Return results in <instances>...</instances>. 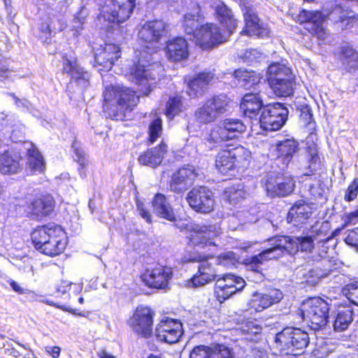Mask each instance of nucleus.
<instances>
[{"instance_id":"a18cd8bd","label":"nucleus","mask_w":358,"mask_h":358,"mask_svg":"<svg viewBox=\"0 0 358 358\" xmlns=\"http://www.w3.org/2000/svg\"><path fill=\"white\" fill-rule=\"evenodd\" d=\"M246 192L242 188L235 186H229L225 188L223 192V199L229 204L236 206L241 204L245 199Z\"/></svg>"},{"instance_id":"f3484780","label":"nucleus","mask_w":358,"mask_h":358,"mask_svg":"<svg viewBox=\"0 0 358 358\" xmlns=\"http://www.w3.org/2000/svg\"><path fill=\"white\" fill-rule=\"evenodd\" d=\"M168 24L162 19L147 20L138 31V39L146 48L159 43L169 32Z\"/></svg>"},{"instance_id":"dca6fc26","label":"nucleus","mask_w":358,"mask_h":358,"mask_svg":"<svg viewBox=\"0 0 358 358\" xmlns=\"http://www.w3.org/2000/svg\"><path fill=\"white\" fill-rule=\"evenodd\" d=\"M226 41L224 32L220 26L214 22L201 24L194 40L196 45L207 51L213 50Z\"/></svg>"},{"instance_id":"6e6d98bb","label":"nucleus","mask_w":358,"mask_h":358,"mask_svg":"<svg viewBox=\"0 0 358 358\" xmlns=\"http://www.w3.org/2000/svg\"><path fill=\"white\" fill-rule=\"evenodd\" d=\"M358 197V177L354 178L348 185L345 191L343 199L350 203L355 201Z\"/></svg>"},{"instance_id":"09e8293b","label":"nucleus","mask_w":358,"mask_h":358,"mask_svg":"<svg viewBox=\"0 0 358 358\" xmlns=\"http://www.w3.org/2000/svg\"><path fill=\"white\" fill-rule=\"evenodd\" d=\"M264 262H266L260 252L257 255L245 257L243 259L242 264L245 266L247 270L264 275L263 265Z\"/></svg>"},{"instance_id":"423d86ee","label":"nucleus","mask_w":358,"mask_h":358,"mask_svg":"<svg viewBox=\"0 0 358 358\" xmlns=\"http://www.w3.org/2000/svg\"><path fill=\"white\" fill-rule=\"evenodd\" d=\"M83 282H73L68 280H62L50 294L52 299L48 303L73 315L85 317V314L84 313L78 311L68 304L71 296L79 294L83 290Z\"/></svg>"},{"instance_id":"de8ad7c7","label":"nucleus","mask_w":358,"mask_h":358,"mask_svg":"<svg viewBox=\"0 0 358 358\" xmlns=\"http://www.w3.org/2000/svg\"><path fill=\"white\" fill-rule=\"evenodd\" d=\"M294 78H285L270 85L273 92L278 96L287 97L294 93Z\"/></svg>"},{"instance_id":"f8f14e48","label":"nucleus","mask_w":358,"mask_h":358,"mask_svg":"<svg viewBox=\"0 0 358 358\" xmlns=\"http://www.w3.org/2000/svg\"><path fill=\"white\" fill-rule=\"evenodd\" d=\"M288 110L283 103L275 102L264 105L259 116L260 127L266 131H278L287 120Z\"/></svg>"},{"instance_id":"c756f323","label":"nucleus","mask_w":358,"mask_h":358,"mask_svg":"<svg viewBox=\"0 0 358 358\" xmlns=\"http://www.w3.org/2000/svg\"><path fill=\"white\" fill-rule=\"evenodd\" d=\"M294 20L300 24H310V28H307V30L313 35L322 38L325 34V30L322 24V13L319 10L302 9Z\"/></svg>"},{"instance_id":"69168bd1","label":"nucleus","mask_w":358,"mask_h":358,"mask_svg":"<svg viewBox=\"0 0 358 358\" xmlns=\"http://www.w3.org/2000/svg\"><path fill=\"white\" fill-rule=\"evenodd\" d=\"M343 226L355 224L358 222V206L354 210L344 214L343 216Z\"/></svg>"},{"instance_id":"864d4df0","label":"nucleus","mask_w":358,"mask_h":358,"mask_svg":"<svg viewBox=\"0 0 358 358\" xmlns=\"http://www.w3.org/2000/svg\"><path fill=\"white\" fill-rule=\"evenodd\" d=\"M342 293L350 302L358 306V280L346 284L342 288Z\"/></svg>"},{"instance_id":"b1692460","label":"nucleus","mask_w":358,"mask_h":358,"mask_svg":"<svg viewBox=\"0 0 358 358\" xmlns=\"http://www.w3.org/2000/svg\"><path fill=\"white\" fill-rule=\"evenodd\" d=\"M220 234V228L216 224H203L193 228L188 236V245L192 248L215 246V238Z\"/></svg>"},{"instance_id":"9b49d317","label":"nucleus","mask_w":358,"mask_h":358,"mask_svg":"<svg viewBox=\"0 0 358 358\" xmlns=\"http://www.w3.org/2000/svg\"><path fill=\"white\" fill-rule=\"evenodd\" d=\"M227 106L228 101L225 95H213L195 110L196 121L201 124L213 122L226 112Z\"/></svg>"},{"instance_id":"39448f33","label":"nucleus","mask_w":358,"mask_h":358,"mask_svg":"<svg viewBox=\"0 0 358 358\" xmlns=\"http://www.w3.org/2000/svg\"><path fill=\"white\" fill-rule=\"evenodd\" d=\"M329 305L321 297L304 301L296 311L301 320L311 329L317 331L325 327L329 320Z\"/></svg>"},{"instance_id":"e433bc0d","label":"nucleus","mask_w":358,"mask_h":358,"mask_svg":"<svg viewBox=\"0 0 358 358\" xmlns=\"http://www.w3.org/2000/svg\"><path fill=\"white\" fill-rule=\"evenodd\" d=\"M233 76L241 87L248 90L255 89L264 80L261 73L245 68L235 69Z\"/></svg>"},{"instance_id":"9d476101","label":"nucleus","mask_w":358,"mask_h":358,"mask_svg":"<svg viewBox=\"0 0 358 358\" xmlns=\"http://www.w3.org/2000/svg\"><path fill=\"white\" fill-rule=\"evenodd\" d=\"M267 242L269 246L261 251L266 262L286 255L294 256L298 252L296 243L292 236L276 235L268 238Z\"/></svg>"},{"instance_id":"f257e3e1","label":"nucleus","mask_w":358,"mask_h":358,"mask_svg":"<svg viewBox=\"0 0 358 358\" xmlns=\"http://www.w3.org/2000/svg\"><path fill=\"white\" fill-rule=\"evenodd\" d=\"M139 101L136 91L130 87L110 85L103 92V112L109 119L124 120Z\"/></svg>"},{"instance_id":"473e14b6","label":"nucleus","mask_w":358,"mask_h":358,"mask_svg":"<svg viewBox=\"0 0 358 358\" xmlns=\"http://www.w3.org/2000/svg\"><path fill=\"white\" fill-rule=\"evenodd\" d=\"M166 152L167 145L162 141L156 146L148 148L140 153L137 160L143 166L156 168L162 163Z\"/></svg>"},{"instance_id":"7c9ffc66","label":"nucleus","mask_w":358,"mask_h":358,"mask_svg":"<svg viewBox=\"0 0 358 358\" xmlns=\"http://www.w3.org/2000/svg\"><path fill=\"white\" fill-rule=\"evenodd\" d=\"M62 58V73L67 74L72 81L87 85L91 77L90 73L78 64L77 59H70L66 55H63Z\"/></svg>"},{"instance_id":"bb28decb","label":"nucleus","mask_w":358,"mask_h":358,"mask_svg":"<svg viewBox=\"0 0 358 358\" xmlns=\"http://www.w3.org/2000/svg\"><path fill=\"white\" fill-rule=\"evenodd\" d=\"M204 19L205 16L199 3H192L190 10L186 12L181 20V25L185 34L194 41L201 24L199 22Z\"/></svg>"},{"instance_id":"603ef678","label":"nucleus","mask_w":358,"mask_h":358,"mask_svg":"<svg viewBox=\"0 0 358 358\" xmlns=\"http://www.w3.org/2000/svg\"><path fill=\"white\" fill-rule=\"evenodd\" d=\"M130 74L137 84H142L151 78L148 69L140 62H136L130 69Z\"/></svg>"},{"instance_id":"1a4fd4ad","label":"nucleus","mask_w":358,"mask_h":358,"mask_svg":"<svg viewBox=\"0 0 358 358\" xmlns=\"http://www.w3.org/2000/svg\"><path fill=\"white\" fill-rule=\"evenodd\" d=\"M213 254L196 253L190 255L186 260L189 263H199L197 272L189 280L188 282L192 287H199L216 282L219 275L209 259L214 258Z\"/></svg>"},{"instance_id":"ea45409f","label":"nucleus","mask_w":358,"mask_h":358,"mask_svg":"<svg viewBox=\"0 0 358 358\" xmlns=\"http://www.w3.org/2000/svg\"><path fill=\"white\" fill-rule=\"evenodd\" d=\"M135 0H113V21L122 23L129 18L135 8Z\"/></svg>"},{"instance_id":"c03bdc74","label":"nucleus","mask_w":358,"mask_h":358,"mask_svg":"<svg viewBox=\"0 0 358 358\" xmlns=\"http://www.w3.org/2000/svg\"><path fill=\"white\" fill-rule=\"evenodd\" d=\"M323 252L324 255H322V257L316 261L314 263L315 266V271L319 273L320 276H323L324 278L328 276L333 271L337 269L336 262L327 257L326 255L327 253V247H325V249L323 250Z\"/></svg>"},{"instance_id":"5fc2aeb1","label":"nucleus","mask_w":358,"mask_h":358,"mask_svg":"<svg viewBox=\"0 0 358 358\" xmlns=\"http://www.w3.org/2000/svg\"><path fill=\"white\" fill-rule=\"evenodd\" d=\"M294 242L296 243L298 251L299 249L302 252H312L314 247V238L310 236L292 237Z\"/></svg>"},{"instance_id":"a211bd4d","label":"nucleus","mask_w":358,"mask_h":358,"mask_svg":"<svg viewBox=\"0 0 358 358\" xmlns=\"http://www.w3.org/2000/svg\"><path fill=\"white\" fill-rule=\"evenodd\" d=\"M140 278L144 285L150 289H166L173 278V271L166 266L157 265L145 268Z\"/></svg>"},{"instance_id":"49530a36","label":"nucleus","mask_w":358,"mask_h":358,"mask_svg":"<svg viewBox=\"0 0 358 358\" xmlns=\"http://www.w3.org/2000/svg\"><path fill=\"white\" fill-rule=\"evenodd\" d=\"M183 108V97L178 94L171 96L166 103L164 114L169 118L173 119L176 115L182 112Z\"/></svg>"},{"instance_id":"20e7f679","label":"nucleus","mask_w":358,"mask_h":358,"mask_svg":"<svg viewBox=\"0 0 358 358\" xmlns=\"http://www.w3.org/2000/svg\"><path fill=\"white\" fill-rule=\"evenodd\" d=\"M252 153L244 146L233 143H227L215 155V166L217 170L227 174L235 169H245L251 162Z\"/></svg>"},{"instance_id":"c9c22d12","label":"nucleus","mask_w":358,"mask_h":358,"mask_svg":"<svg viewBox=\"0 0 358 358\" xmlns=\"http://www.w3.org/2000/svg\"><path fill=\"white\" fill-rule=\"evenodd\" d=\"M151 203L153 210L158 217L172 222L177 220L175 211L164 194L156 193L152 199Z\"/></svg>"},{"instance_id":"8fccbe9b","label":"nucleus","mask_w":358,"mask_h":358,"mask_svg":"<svg viewBox=\"0 0 358 358\" xmlns=\"http://www.w3.org/2000/svg\"><path fill=\"white\" fill-rule=\"evenodd\" d=\"M163 131V122L161 117H157L149 124L148 126V136L146 142L148 145L153 144L161 137Z\"/></svg>"},{"instance_id":"79ce46f5","label":"nucleus","mask_w":358,"mask_h":358,"mask_svg":"<svg viewBox=\"0 0 358 358\" xmlns=\"http://www.w3.org/2000/svg\"><path fill=\"white\" fill-rule=\"evenodd\" d=\"M292 77H294L292 71L283 64L275 62L268 66L266 80L269 85Z\"/></svg>"},{"instance_id":"0e129e2a","label":"nucleus","mask_w":358,"mask_h":358,"mask_svg":"<svg viewBox=\"0 0 358 358\" xmlns=\"http://www.w3.org/2000/svg\"><path fill=\"white\" fill-rule=\"evenodd\" d=\"M340 54L347 59L355 60L357 57V53L350 45H345L341 47Z\"/></svg>"},{"instance_id":"393cba45","label":"nucleus","mask_w":358,"mask_h":358,"mask_svg":"<svg viewBox=\"0 0 358 358\" xmlns=\"http://www.w3.org/2000/svg\"><path fill=\"white\" fill-rule=\"evenodd\" d=\"M164 50L166 59L173 63H180L189 57V44L182 36L169 38L164 44Z\"/></svg>"},{"instance_id":"4468645a","label":"nucleus","mask_w":358,"mask_h":358,"mask_svg":"<svg viewBox=\"0 0 358 358\" xmlns=\"http://www.w3.org/2000/svg\"><path fill=\"white\" fill-rule=\"evenodd\" d=\"M245 129V125L241 120L225 119L210 130L206 141L210 143H218L231 140L238 137Z\"/></svg>"},{"instance_id":"aec40b11","label":"nucleus","mask_w":358,"mask_h":358,"mask_svg":"<svg viewBox=\"0 0 358 358\" xmlns=\"http://www.w3.org/2000/svg\"><path fill=\"white\" fill-rule=\"evenodd\" d=\"M245 282L242 277L232 273H226L218 276L215 285L216 299L222 303L237 292L242 290Z\"/></svg>"},{"instance_id":"412c9836","label":"nucleus","mask_w":358,"mask_h":358,"mask_svg":"<svg viewBox=\"0 0 358 358\" xmlns=\"http://www.w3.org/2000/svg\"><path fill=\"white\" fill-rule=\"evenodd\" d=\"M299 150V142L293 138H284L275 143V159L272 166L285 171Z\"/></svg>"},{"instance_id":"6e6552de","label":"nucleus","mask_w":358,"mask_h":358,"mask_svg":"<svg viewBox=\"0 0 358 358\" xmlns=\"http://www.w3.org/2000/svg\"><path fill=\"white\" fill-rule=\"evenodd\" d=\"M155 310L149 306L139 304L132 311L127 324L134 333L142 338H150L153 335Z\"/></svg>"},{"instance_id":"ddd939ff","label":"nucleus","mask_w":358,"mask_h":358,"mask_svg":"<svg viewBox=\"0 0 358 358\" xmlns=\"http://www.w3.org/2000/svg\"><path fill=\"white\" fill-rule=\"evenodd\" d=\"M284 171H271L266 175L264 187L271 197H284L289 195L294 189L293 177Z\"/></svg>"},{"instance_id":"338daca9","label":"nucleus","mask_w":358,"mask_h":358,"mask_svg":"<svg viewBox=\"0 0 358 358\" xmlns=\"http://www.w3.org/2000/svg\"><path fill=\"white\" fill-rule=\"evenodd\" d=\"M346 226H342L341 227H338L336 229H334L333 231H331L329 234H324V238H322L320 241H319V243L320 244H322V246L323 247V245L327 242L329 241V240L332 239L334 237L338 236L341 230L345 227Z\"/></svg>"},{"instance_id":"a878e982","label":"nucleus","mask_w":358,"mask_h":358,"mask_svg":"<svg viewBox=\"0 0 358 358\" xmlns=\"http://www.w3.org/2000/svg\"><path fill=\"white\" fill-rule=\"evenodd\" d=\"M196 176L197 173L194 166H182L171 175L169 182V189L174 193L182 194L192 185Z\"/></svg>"},{"instance_id":"7ed1b4c3","label":"nucleus","mask_w":358,"mask_h":358,"mask_svg":"<svg viewBox=\"0 0 358 358\" xmlns=\"http://www.w3.org/2000/svg\"><path fill=\"white\" fill-rule=\"evenodd\" d=\"M310 343L308 334L300 328L285 327L275 334V348L280 356L296 358Z\"/></svg>"},{"instance_id":"a19ab883","label":"nucleus","mask_w":358,"mask_h":358,"mask_svg":"<svg viewBox=\"0 0 358 358\" xmlns=\"http://www.w3.org/2000/svg\"><path fill=\"white\" fill-rule=\"evenodd\" d=\"M353 321V310L349 304L340 303L337 306L334 321V329L336 331L346 330Z\"/></svg>"},{"instance_id":"2eb2a0df","label":"nucleus","mask_w":358,"mask_h":358,"mask_svg":"<svg viewBox=\"0 0 358 358\" xmlns=\"http://www.w3.org/2000/svg\"><path fill=\"white\" fill-rule=\"evenodd\" d=\"M215 74L211 71H202L194 75H186L183 77L185 85V93L189 99L203 97L209 85L213 82Z\"/></svg>"},{"instance_id":"6ab92c4d","label":"nucleus","mask_w":358,"mask_h":358,"mask_svg":"<svg viewBox=\"0 0 358 358\" xmlns=\"http://www.w3.org/2000/svg\"><path fill=\"white\" fill-rule=\"evenodd\" d=\"M186 200L190 208L201 214H209L215 210V200L213 193L207 187L193 188L187 194Z\"/></svg>"},{"instance_id":"5701e85b","label":"nucleus","mask_w":358,"mask_h":358,"mask_svg":"<svg viewBox=\"0 0 358 358\" xmlns=\"http://www.w3.org/2000/svg\"><path fill=\"white\" fill-rule=\"evenodd\" d=\"M183 334V326L178 319L165 317L159 320L155 327L157 338L164 343H177Z\"/></svg>"},{"instance_id":"2f4dec72","label":"nucleus","mask_w":358,"mask_h":358,"mask_svg":"<svg viewBox=\"0 0 358 358\" xmlns=\"http://www.w3.org/2000/svg\"><path fill=\"white\" fill-rule=\"evenodd\" d=\"M264 106L260 92L246 93L243 94L240 101L241 111L244 117L250 119H256Z\"/></svg>"},{"instance_id":"bf43d9fd","label":"nucleus","mask_w":358,"mask_h":358,"mask_svg":"<svg viewBox=\"0 0 358 358\" xmlns=\"http://www.w3.org/2000/svg\"><path fill=\"white\" fill-rule=\"evenodd\" d=\"M136 209L140 216L148 224L152 223V215L150 210L145 207L143 201L139 199L136 200Z\"/></svg>"},{"instance_id":"3c124183","label":"nucleus","mask_w":358,"mask_h":358,"mask_svg":"<svg viewBox=\"0 0 358 358\" xmlns=\"http://www.w3.org/2000/svg\"><path fill=\"white\" fill-rule=\"evenodd\" d=\"M299 119L304 127L308 129L309 132H316V122L313 120L312 109L308 105L301 106Z\"/></svg>"},{"instance_id":"cd10ccee","label":"nucleus","mask_w":358,"mask_h":358,"mask_svg":"<svg viewBox=\"0 0 358 358\" xmlns=\"http://www.w3.org/2000/svg\"><path fill=\"white\" fill-rule=\"evenodd\" d=\"M317 141V133L314 131L309 132L306 137L305 147V153L308 163L306 169L308 171L304 173V176H314L322 164Z\"/></svg>"},{"instance_id":"4be33fe9","label":"nucleus","mask_w":358,"mask_h":358,"mask_svg":"<svg viewBox=\"0 0 358 358\" xmlns=\"http://www.w3.org/2000/svg\"><path fill=\"white\" fill-rule=\"evenodd\" d=\"M121 57L120 46L113 43H104L94 52L93 66L99 71L107 72L111 70L115 62Z\"/></svg>"},{"instance_id":"f03ea898","label":"nucleus","mask_w":358,"mask_h":358,"mask_svg":"<svg viewBox=\"0 0 358 358\" xmlns=\"http://www.w3.org/2000/svg\"><path fill=\"white\" fill-rule=\"evenodd\" d=\"M30 238L37 251L50 257L62 255L69 243L64 229L53 222L36 226L31 231Z\"/></svg>"},{"instance_id":"4d7b16f0","label":"nucleus","mask_w":358,"mask_h":358,"mask_svg":"<svg viewBox=\"0 0 358 358\" xmlns=\"http://www.w3.org/2000/svg\"><path fill=\"white\" fill-rule=\"evenodd\" d=\"M214 346H196L191 351L189 358H211Z\"/></svg>"},{"instance_id":"72a5a7b5","label":"nucleus","mask_w":358,"mask_h":358,"mask_svg":"<svg viewBox=\"0 0 358 358\" xmlns=\"http://www.w3.org/2000/svg\"><path fill=\"white\" fill-rule=\"evenodd\" d=\"M313 208L304 200H298L289 209L287 215L288 223L295 226L306 224L313 215Z\"/></svg>"},{"instance_id":"e2e57ef3","label":"nucleus","mask_w":358,"mask_h":358,"mask_svg":"<svg viewBox=\"0 0 358 358\" xmlns=\"http://www.w3.org/2000/svg\"><path fill=\"white\" fill-rule=\"evenodd\" d=\"M234 261V254L232 252L220 254L217 256V264L228 266L233 264Z\"/></svg>"},{"instance_id":"680f3d73","label":"nucleus","mask_w":358,"mask_h":358,"mask_svg":"<svg viewBox=\"0 0 358 358\" xmlns=\"http://www.w3.org/2000/svg\"><path fill=\"white\" fill-rule=\"evenodd\" d=\"M345 242L352 247L358 248V227L349 230Z\"/></svg>"},{"instance_id":"0eeeda50","label":"nucleus","mask_w":358,"mask_h":358,"mask_svg":"<svg viewBox=\"0 0 358 358\" xmlns=\"http://www.w3.org/2000/svg\"><path fill=\"white\" fill-rule=\"evenodd\" d=\"M238 6L242 11L244 20V27L240 31V34L257 38L268 37L270 29L259 17L254 6L246 0H241Z\"/></svg>"},{"instance_id":"f704fd0d","label":"nucleus","mask_w":358,"mask_h":358,"mask_svg":"<svg viewBox=\"0 0 358 358\" xmlns=\"http://www.w3.org/2000/svg\"><path fill=\"white\" fill-rule=\"evenodd\" d=\"M282 297V292L277 289H272L265 294L255 293L250 300L248 306L255 312H261L278 303Z\"/></svg>"},{"instance_id":"13d9d810","label":"nucleus","mask_w":358,"mask_h":358,"mask_svg":"<svg viewBox=\"0 0 358 358\" xmlns=\"http://www.w3.org/2000/svg\"><path fill=\"white\" fill-rule=\"evenodd\" d=\"M211 358H234V356L229 348L222 344H216L214 345Z\"/></svg>"},{"instance_id":"774afa93","label":"nucleus","mask_w":358,"mask_h":358,"mask_svg":"<svg viewBox=\"0 0 358 358\" xmlns=\"http://www.w3.org/2000/svg\"><path fill=\"white\" fill-rule=\"evenodd\" d=\"M10 286L12 289L18 294H23L25 293L24 289L22 287L20 286L16 281L13 279H9L8 280Z\"/></svg>"},{"instance_id":"052dcab7","label":"nucleus","mask_w":358,"mask_h":358,"mask_svg":"<svg viewBox=\"0 0 358 358\" xmlns=\"http://www.w3.org/2000/svg\"><path fill=\"white\" fill-rule=\"evenodd\" d=\"M315 266H313L304 275L306 282L310 285H315L320 280L324 278L323 276H320L318 272L315 271Z\"/></svg>"},{"instance_id":"c85d7f7f","label":"nucleus","mask_w":358,"mask_h":358,"mask_svg":"<svg viewBox=\"0 0 358 358\" xmlns=\"http://www.w3.org/2000/svg\"><path fill=\"white\" fill-rule=\"evenodd\" d=\"M214 15L227 36L232 35L238 27V20L231 8L220 1L214 7Z\"/></svg>"},{"instance_id":"4c0bfd02","label":"nucleus","mask_w":358,"mask_h":358,"mask_svg":"<svg viewBox=\"0 0 358 358\" xmlns=\"http://www.w3.org/2000/svg\"><path fill=\"white\" fill-rule=\"evenodd\" d=\"M55 204V200L50 195H42L31 201L29 213L36 217L48 216L54 210Z\"/></svg>"},{"instance_id":"58836bf2","label":"nucleus","mask_w":358,"mask_h":358,"mask_svg":"<svg viewBox=\"0 0 358 358\" xmlns=\"http://www.w3.org/2000/svg\"><path fill=\"white\" fill-rule=\"evenodd\" d=\"M22 157L18 154H11L5 150L0 154V172L5 175H13L22 171Z\"/></svg>"},{"instance_id":"37998d69","label":"nucleus","mask_w":358,"mask_h":358,"mask_svg":"<svg viewBox=\"0 0 358 358\" xmlns=\"http://www.w3.org/2000/svg\"><path fill=\"white\" fill-rule=\"evenodd\" d=\"M27 164L31 172L41 173L45 169V162L41 153L34 145L27 150Z\"/></svg>"}]
</instances>
